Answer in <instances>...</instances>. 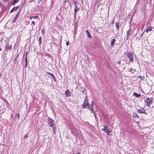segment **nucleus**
<instances>
[{"label":"nucleus","instance_id":"dca6fc26","mask_svg":"<svg viewBox=\"0 0 154 154\" xmlns=\"http://www.w3.org/2000/svg\"><path fill=\"white\" fill-rule=\"evenodd\" d=\"M115 24H116V29L118 30H119V23L117 22Z\"/></svg>","mask_w":154,"mask_h":154},{"label":"nucleus","instance_id":"1a4fd4ad","mask_svg":"<svg viewBox=\"0 0 154 154\" xmlns=\"http://www.w3.org/2000/svg\"><path fill=\"white\" fill-rule=\"evenodd\" d=\"M70 92L68 90H67L65 92V94L67 97L70 96Z\"/></svg>","mask_w":154,"mask_h":154},{"label":"nucleus","instance_id":"c9c22d12","mask_svg":"<svg viewBox=\"0 0 154 154\" xmlns=\"http://www.w3.org/2000/svg\"><path fill=\"white\" fill-rule=\"evenodd\" d=\"M32 23L33 25H35V22L34 21H32Z\"/></svg>","mask_w":154,"mask_h":154},{"label":"nucleus","instance_id":"f257e3e1","mask_svg":"<svg viewBox=\"0 0 154 154\" xmlns=\"http://www.w3.org/2000/svg\"><path fill=\"white\" fill-rule=\"evenodd\" d=\"M86 106H87V109L89 110H91L93 112V101H92V103L91 105H90L87 98V97H86L84 101V103L82 105V107L83 109H85Z\"/></svg>","mask_w":154,"mask_h":154},{"label":"nucleus","instance_id":"58836bf2","mask_svg":"<svg viewBox=\"0 0 154 154\" xmlns=\"http://www.w3.org/2000/svg\"><path fill=\"white\" fill-rule=\"evenodd\" d=\"M138 78L142 79V76H138Z\"/></svg>","mask_w":154,"mask_h":154},{"label":"nucleus","instance_id":"6ab92c4d","mask_svg":"<svg viewBox=\"0 0 154 154\" xmlns=\"http://www.w3.org/2000/svg\"><path fill=\"white\" fill-rule=\"evenodd\" d=\"M133 116H134V117L135 118H136V117L138 118V115L137 114V113L136 112H134L133 113Z\"/></svg>","mask_w":154,"mask_h":154},{"label":"nucleus","instance_id":"72a5a7b5","mask_svg":"<svg viewBox=\"0 0 154 154\" xmlns=\"http://www.w3.org/2000/svg\"><path fill=\"white\" fill-rule=\"evenodd\" d=\"M69 44V42H67L66 43V45L68 46Z\"/></svg>","mask_w":154,"mask_h":154},{"label":"nucleus","instance_id":"4468645a","mask_svg":"<svg viewBox=\"0 0 154 154\" xmlns=\"http://www.w3.org/2000/svg\"><path fill=\"white\" fill-rule=\"evenodd\" d=\"M75 8L74 9V13H77L78 10L79 9V8L78 7L77 5L75 6Z\"/></svg>","mask_w":154,"mask_h":154},{"label":"nucleus","instance_id":"f8f14e48","mask_svg":"<svg viewBox=\"0 0 154 154\" xmlns=\"http://www.w3.org/2000/svg\"><path fill=\"white\" fill-rule=\"evenodd\" d=\"M133 96H135L136 97H141V95L140 94H137V93L134 92L133 93Z\"/></svg>","mask_w":154,"mask_h":154},{"label":"nucleus","instance_id":"a19ab883","mask_svg":"<svg viewBox=\"0 0 154 154\" xmlns=\"http://www.w3.org/2000/svg\"><path fill=\"white\" fill-rule=\"evenodd\" d=\"M32 18V16H31V17H30L29 19H30V20H31Z\"/></svg>","mask_w":154,"mask_h":154},{"label":"nucleus","instance_id":"39448f33","mask_svg":"<svg viewBox=\"0 0 154 154\" xmlns=\"http://www.w3.org/2000/svg\"><path fill=\"white\" fill-rule=\"evenodd\" d=\"M132 31L131 29H129L126 31V36L127 38L126 39L128 40L130 37L131 34V33Z\"/></svg>","mask_w":154,"mask_h":154},{"label":"nucleus","instance_id":"a211bd4d","mask_svg":"<svg viewBox=\"0 0 154 154\" xmlns=\"http://www.w3.org/2000/svg\"><path fill=\"white\" fill-rule=\"evenodd\" d=\"M85 32L87 34L88 37L89 38H90V37L91 36V35L88 30H87L85 31Z\"/></svg>","mask_w":154,"mask_h":154},{"label":"nucleus","instance_id":"ddd939ff","mask_svg":"<svg viewBox=\"0 0 154 154\" xmlns=\"http://www.w3.org/2000/svg\"><path fill=\"white\" fill-rule=\"evenodd\" d=\"M52 127V131L53 132V133L54 134H55L56 131V129L55 125Z\"/></svg>","mask_w":154,"mask_h":154},{"label":"nucleus","instance_id":"412c9836","mask_svg":"<svg viewBox=\"0 0 154 154\" xmlns=\"http://www.w3.org/2000/svg\"><path fill=\"white\" fill-rule=\"evenodd\" d=\"M107 133V134L108 135V134L111 131L108 129L106 128V131H105Z\"/></svg>","mask_w":154,"mask_h":154},{"label":"nucleus","instance_id":"0eeeda50","mask_svg":"<svg viewBox=\"0 0 154 154\" xmlns=\"http://www.w3.org/2000/svg\"><path fill=\"white\" fill-rule=\"evenodd\" d=\"M145 110L142 108L137 110V112L139 113H144L145 112Z\"/></svg>","mask_w":154,"mask_h":154},{"label":"nucleus","instance_id":"2f4dec72","mask_svg":"<svg viewBox=\"0 0 154 154\" xmlns=\"http://www.w3.org/2000/svg\"><path fill=\"white\" fill-rule=\"evenodd\" d=\"M28 137V135L26 134V135H25L23 137V138L24 139H25L27 137Z\"/></svg>","mask_w":154,"mask_h":154},{"label":"nucleus","instance_id":"f704fd0d","mask_svg":"<svg viewBox=\"0 0 154 154\" xmlns=\"http://www.w3.org/2000/svg\"><path fill=\"white\" fill-rule=\"evenodd\" d=\"M144 31L142 34H141H141L140 35V37H141L143 36V35L144 34Z\"/></svg>","mask_w":154,"mask_h":154},{"label":"nucleus","instance_id":"2eb2a0df","mask_svg":"<svg viewBox=\"0 0 154 154\" xmlns=\"http://www.w3.org/2000/svg\"><path fill=\"white\" fill-rule=\"evenodd\" d=\"M12 45H9V44H8L7 45L6 49L8 50H10L12 49Z\"/></svg>","mask_w":154,"mask_h":154},{"label":"nucleus","instance_id":"9b49d317","mask_svg":"<svg viewBox=\"0 0 154 154\" xmlns=\"http://www.w3.org/2000/svg\"><path fill=\"white\" fill-rule=\"evenodd\" d=\"M152 26H148L147 28L146 31L147 32H148L149 31H152Z\"/></svg>","mask_w":154,"mask_h":154},{"label":"nucleus","instance_id":"e433bc0d","mask_svg":"<svg viewBox=\"0 0 154 154\" xmlns=\"http://www.w3.org/2000/svg\"><path fill=\"white\" fill-rule=\"evenodd\" d=\"M25 61H27V56H26L25 59Z\"/></svg>","mask_w":154,"mask_h":154},{"label":"nucleus","instance_id":"7ed1b4c3","mask_svg":"<svg viewBox=\"0 0 154 154\" xmlns=\"http://www.w3.org/2000/svg\"><path fill=\"white\" fill-rule=\"evenodd\" d=\"M126 56L129 59L130 61L132 62L134 61L133 55L132 53H128L127 54Z\"/></svg>","mask_w":154,"mask_h":154},{"label":"nucleus","instance_id":"4be33fe9","mask_svg":"<svg viewBox=\"0 0 154 154\" xmlns=\"http://www.w3.org/2000/svg\"><path fill=\"white\" fill-rule=\"evenodd\" d=\"M90 110L91 111V112L92 113H93L94 115V116L95 117V118H96V113H95V112H94V109H93V112H92V110Z\"/></svg>","mask_w":154,"mask_h":154},{"label":"nucleus","instance_id":"5701e85b","mask_svg":"<svg viewBox=\"0 0 154 154\" xmlns=\"http://www.w3.org/2000/svg\"><path fill=\"white\" fill-rule=\"evenodd\" d=\"M129 71H130L131 72H133L135 71V69H133L132 68H131L129 69Z\"/></svg>","mask_w":154,"mask_h":154},{"label":"nucleus","instance_id":"cd10ccee","mask_svg":"<svg viewBox=\"0 0 154 154\" xmlns=\"http://www.w3.org/2000/svg\"><path fill=\"white\" fill-rule=\"evenodd\" d=\"M38 42H39V44H40L41 43V37H40L38 39Z\"/></svg>","mask_w":154,"mask_h":154},{"label":"nucleus","instance_id":"a878e982","mask_svg":"<svg viewBox=\"0 0 154 154\" xmlns=\"http://www.w3.org/2000/svg\"><path fill=\"white\" fill-rule=\"evenodd\" d=\"M100 0H96L95 1V2L97 3L98 4H99L100 2Z\"/></svg>","mask_w":154,"mask_h":154},{"label":"nucleus","instance_id":"4c0bfd02","mask_svg":"<svg viewBox=\"0 0 154 154\" xmlns=\"http://www.w3.org/2000/svg\"><path fill=\"white\" fill-rule=\"evenodd\" d=\"M117 63L118 64H119L120 65V64H121V62L120 61H118L117 62Z\"/></svg>","mask_w":154,"mask_h":154},{"label":"nucleus","instance_id":"f3484780","mask_svg":"<svg viewBox=\"0 0 154 154\" xmlns=\"http://www.w3.org/2000/svg\"><path fill=\"white\" fill-rule=\"evenodd\" d=\"M19 2V0H14L13 2L12 3L13 5H14L16 3H17Z\"/></svg>","mask_w":154,"mask_h":154},{"label":"nucleus","instance_id":"f03ea898","mask_svg":"<svg viewBox=\"0 0 154 154\" xmlns=\"http://www.w3.org/2000/svg\"><path fill=\"white\" fill-rule=\"evenodd\" d=\"M152 97L149 98L147 97L145 100V103H146V106H150V104H151L152 103Z\"/></svg>","mask_w":154,"mask_h":154},{"label":"nucleus","instance_id":"a18cd8bd","mask_svg":"<svg viewBox=\"0 0 154 154\" xmlns=\"http://www.w3.org/2000/svg\"><path fill=\"white\" fill-rule=\"evenodd\" d=\"M0 51H2V49L1 48H0Z\"/></svg>","mask_w":154,"mask_h":154},{"label":"nucleus","instance_id":"6e6552de","mask_svg":"<svg viewBox=\"0 0 154 154\" xmlns=\"http://www.w3.org/2000/svg\"><path fill=\"white\" fill-rule=\"evenodd\" d=\"M19 6L18 5V6H17L16 7H14L12 9H11V11H10V13H12L13 12V11H16L17 9H18L19 7Z\"/></svg>","mask_w":154,"mask_h":154},{"label":"nucleus","instance_id":"473e14b6","mask_svg":"<svg viewBox=\"0 0 154 154\" xmlns=\"http://www.w3.org/2000/svg\"><path fill=\"white\" fill-rule=\"evenodd\" d=\"M74 13V19H76V13Z\"/></svg>","mask_w":154,"mask_h":154},{"label":"nucleus","instance_id":"423d86ee","mask_svg":"<svg viewBox=\"0 0 154 154\" xmlns=\"http://www.w3.org/2000/svg\"><path fill=\"white\" fill-rule=\"evenodd\" d=\"M46 73L47 74L49 75H50L51 76V77H52V78H53V79H54V81H56V79L55 77V76L54 75L53 73L50 72H46Z\"/></svg>","mask_w":154,"mask_h":154},{"label":"nucleus","instance_id":"c756f323","mask_svg":"<svg viewBox=\"0 0 154 154\" xmlns=\"http://www.w3.org/2000/svg\"><path fill=\"white\" fill-rule=\"evenodd\" d=\"M74 4L75 5V6L77 5V2L75 1H74Z\"/></svg>","mask_w":154,"mask_h":154},{"label":"nucleus","instance_id":"37998d69","mask_svg":"<svg viewBox=\"0 0 154 154\" xmlns=\"http://www.w3.org/2000/svg\"><path fill=\"white\" fill-rule=\"evenodd\" d=\"M114 23V20H113V21H112V24H113Z\"/></svg>","mask_w":154,"mask_h":154},{"label":"nucleus","instance_id":"393cba45","mask_svg":"<svg viewBox=\"0 0 154 154\" xmlns=\"http://www.w3.org/2000/svg\"><path fill=\"white\" fill-rule=\"evenodd\" d=\"M38 18V16H32V18L34 19H37Z\"/></svg>","mask_w":154,"mask_h":154},{"label":"nucleus","instance_id":"79ce46f5","mask_svg":"<svg viewBox=\"0 0 154 154\" xmlns=\"http://www.w3.org/2000/svg\"><path fill=\"white\" fill-rule=\"evenodd\" d=\"M73 154H80V152H78V153H73Z\"/></svg>","mask_w":154,"mask_h":154},{"label":"nucleus","instance_id":"aec40b11","mask_svg":"<svg viewBox=\"0 0 154 154\" xmlns=\"http://www.w3.org/2000/svg\"><path fill=\"white\" fill-rule=\"evenodd\" d=\"M115 39L114 38L112 39L111 42V45H113L115 43Z\"/></svg>","mask_w":154,"mask_h":154},{"label":"nucleus","instance_id":"b1692460","mask_svg":"<svg viewBox=\"0 0 154 154\" xmlns=\"http://www.w3.org/2000/svg\"><path fill=\"white\" fill-rule=\"evenodd\" d=\"M107 128V126H104V128L102 129V131H106V129Z\"/></svg>","mask_w":154,"mask_h":154},{"label":"nucleus","instance_id":"20e7f679","mask_svg":"<svg viewBox=\"0 0 154 154\" xmlns=\"http://www.w3.org/2000/svg\"><path fill=\"white\" fill-rule=\"evenodd\" d=\"M48 121V125L51 127L55 125L54 123V122L51 119L49 118Z\"/></svg>","mask_w":154,"mask_h":154},{"label":"nucleus","instance_id":"c85d7f7f","mask_svg":"<svg viewBox=\"0 0 154 154\" xmlns=\"http://www.w3.org/2000/svg\"><path fill=\"white\" fill-rule=\"evenodd\" d=\"M45 32V30L44 29H42V34L43 35L44 34V33Z\"/></svg>","mask_w":154,"mask_h":154},{"label":"nucleus","instance_id":"bb28decb","mask_svg":"<svg viewBox=\"0 0 154 154\" xmlns=\"http://www.w3.org/2000/svg\"><path fill=\"white\" fill-rule=\"evenodd\" d=\"M25 66H24V67L25 68H26L27 67V61H25Z\"/></svg>","mask_w":154,"mask_h":154},{"label":"nucleus","instance_id":"7c9ffc66","mask_svg":"<svg viewBox=\"0 0 154 154\" xmlns=\"http://www.w3.org/2000/svg\"><path fill=\"white\" fill-rule=\"evenodd\" d=\"M16 116L18 118V119H19V117H20V114H19V113H17L16 114Z\"/></svg>","mask_w":154,"mask_h":154},{"label":"nucleus","instance_id":"c03bdc74","mask_svg":"<svg viewBox=\"0 0 154 154\" xmlns=\"http://www.w3.org/2000/svg\"><path fill=\"white\" fill-rule=\"evenodd\" d=\"M1 76H2V74H1L0 73V78H1Z\"/></svg>","mask_w":154,"mask_h":154},{"label":"nucleus","instance_id":"9d476101","mask_svg":"<svg viewBox=\"0 0 154 154\" xmlns=\"http://www.w3.org/2000/svg\"><path fill=\"white\" fill-rule=\"evenodd\" d=\"M18 16H19V13L18 12V13L16 14V16L14 18L13 20L12 21V22L13 23H14L16 22V20L17 18V17Z\"/></svg>","mask_w":154,"mask_h":154},{"label":"nucleus","instance_id":"ea45409f","mask_svg":"<svg viewBox=\"0 0 154 154\" xmlns=\"http://www.w3.org/2000/svg\"><path fill=\"white\" fill-rule=\"evenodd\" d=\"M27 54H28V52H26V56H27Z\"/></svg>","mask_w":154,"mask_h":154}]
</instances>
